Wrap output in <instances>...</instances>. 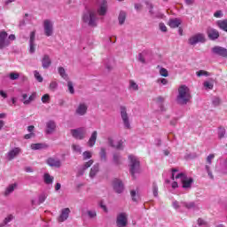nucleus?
I'll return each mask as SVG.
<instances>
[{
  "label": "nucleus",
  "mask_w": 227,
  "mask_h": 227,
  "mask_svg": "<svg viewBox=\"0 0 227 227\" xmlns=\"http://www.w3.org/2000/svg\"><path fill=\"white\" fill-rule=\"evenodd\" d=\"M191 89L186 85H181L177 90L176 102L180 104V106H185L191 102Z\"/></svg>",
  "instance_id": "nucleus-1"
},
{
  "label": "nucleus",
  "mask_w": 227,
  "mask_h": 227,
  "mask_svg": "<svg viewBox=\"0 0 227 227\" xmlns=\"http://www.w3.org/2000/svg\"><path fill=\"white\" fill-rule=\"evenodd\" d=\"M175 176H176V180H179L180 184H182V187L183 189H191V187H192V184L194 182V180L192 177L186 176L185 174L184 173H179L178 174V170L176 169H172V180H175Z\"/></svg>",
  "instance_id": "nucleus-2"
},
{
  "label": "nucleus",
  "mask_w": 227,
  "mask_h": 227,
  "mask_svg": "<svg viewBox=\"0 0 227 227\" xmlns=\"http://www.w3.org/2000/svg\"><path fill=\"white\" fill-rule=\"evenodd\" d=\"M82 22L90 26V27H97L98 24V18L97 17V12L93 10L86 11L82 17Z\"/></svg>",
  "instance_id": "nucleus-3"
},
{
  "label": "nucleus",
  "mask_w": 227,
  "mask_h": 227,
  "mask_svg": "<svg viewBox=\"0 0 227 227\" xmlns=\"http://www.w3.org/2000/svg\"><path fill=\"white\" fill-rule=\"evenodd\" d=\"M71 135L74 139L82 141L88 136V129L86 127H80L71 129Z\"/></svg>",
  "instance_id": "nucleus-4"
},
{
  "label": "nucleus",
  "mask_w": 227,
  "mask_h": 227,
  "mask_svg": "<svg viewBox=\"0 0 227 227\" xmlns=\"http://www.w3.org/2000/svg\"><path fill=\"white\" fill-rule=\"evenodd\" d=\"M129 171L132 176H134L136 173H139V168H140L139 160L137 159V157L134 155H129Z\"/></svg>",
  "instance_id": "nucleus-5"
},
{
  "label": "nucleus",
  "mask_w": 227,
  "mask_h": 227,
  "mask_svg": "<svg viewBox=\"0 0 227 227\" xmlns=\"http://www.w3.org/2000/svg\"><path fill=\"white\" fill-rule=\"evenodd\" d=\"M43 28L45 36H52L54 35V21L50 19H46L43 21Z\"/></svg>",
  "instance_id": "nucleus-6"
},
{
  "label": "nucleus",
  "mask_w": 227,
  "mask_h": 227,
  "mask_svg": "<svg viewBox=\"0 0 227 227\" xmlns=\"http://www.w3.org/2000/svg\"><path fill=\"white\" fill-rule=\"evenodd\" d=\"M120 114L122 120V123L125 129H130V117L129 116V113L127 112V106H120Z\"/></svg>",
  "instance_id": "nucleus-7"
},
{
  "label": "nucleus",
  "mask_w": 227,
  "mask_h": 227,
  "mask_svg": "<svg viewBox=\"0 0 227 227\" xmlns=\"http://www.w3.org/2000/svg\"><path fill=\"white\" fill-rule=\"evenodd\" d=\"M215 159V154H209L206 159L205 171L207 173L208 178L214 180V174L212 173V162Z\"/></svg>",
  "instance_id": "nucleus-8"
},
{
  "label": "nucleus",
  "mask_w": 227,
  "mask_h": 227,
  "mask_svg": "<svg viewBox=\"0 0 227 227\" xmlns=\"http://www.w3.org/2000/svg\"><path fill=\"white\" fill-rule=\"evenodd\" d=\"M129 223V215L127 213H120L116 217V226L126 227Z\"/></svg>",
  "instance_id": "nucleus-9"
},
{
  "label": "nucleus",
  "mask_w": 227,
  "mask_h": 227,
  "mask_svg": "<svg viewBox=\"0 0 227 227\" xmlns=\"http://www.w3.org/2000/svg\"><path fill=\"white\" fill-rule=\"evenodd\" d=\"M205 43V35L203 34L193 35L188 39L189 45H196L197 43Z\"/></svg>",
  "instance_id": "nucleus-10"
},
{
  "label": "nucleus",
  "mask_w": 227,
  "mask_h": 227,
  "mask_svg": "<svg viewBox=\"0 0 227 227\" xmlns=\"http://www.w3.org/2000/svg\"><path fill=\"white\" fill-rule=\"evenodd\" d=\"M10 45V40L8 39V33L6 31H0V50L6 49Z\"/></svg>",
  "instance_id": "nucleus-11"
},
{
  "label": "nucleus",
  "mask_w": 227,
  "mask_h": 227,
  "mask_svg": "<svg viewBox=\"0 0 227 227\" xmlns=\"http://www.w3.org/2000/svg\"><path fill=\"white\" fill-rule=\"evenodd\" d=\"M46 164L50 166V168H59L63 165L61 160L56 156H51L46 160Z\"/></svg>",
  "instance_id": "nucleus-12"
},
{
  "label": "nucleus",
  "mask_w": 227,
  "mask_h": 227,
  "mask_svg": "<svg viewBox=\"0 0 227 227\" xmlns=\"http://www.w3.org/2000/svg\"><path fill=\"white\" fill-rule=\"evenodd\" d=\"M74 114H76V116H86V114H88V105L86 103L78 104Z\"/></svg>",
  "instance_id": "nucleus-13"
},
{
  "label": "nucleus",
  "mask_w": 227,
  "mask_h": 227,
  "mask_svg": "<svg viewBox=\"0 0 227 227\" xmlns=\"http://www.w3.org/2000/svg\"><path fill=\"white\" fill-rule=\"evenodd\" d=\"M22 153V149L20 147H14L11 149L5 155L7 160H13V159L19 157Z\"/></svg>",
  "instance_id": "nucleus-14"
},
{
  "label": "nucleus",
  "mask_w": 227,
  "mask_h": 227,
  "mask_svg": "<svg viewBox=\"0 0 227 227\" xmlns=\"http://www.w3.org/2000/svg\"><path fill=\"white\" fill-rule=\"evenodd\" d=\"M35 100H36V92H32L30 96H27L26 93L21 95V102L24 106H29V104L35 102Z\"/></svg>",
  "instance_id": "nucleus-15"
},
{
  "label": "nucleus",
  "mask_w": 227,
  "mask_h": 227,
  "mask_svg": "<svg viewBox=\"0 0 227 227\" xmlns=\"http://www.w3.org/2000/svg\"><path fill=\"white\" fill-rule=\"evenodd\" d=\"M216 171L220 173V175H227V158L222 160L220 164L216 166Z\"/></svg>",
  "instance_id": "nucleus-16"
},
{
  "label": "nucleus",
  "mask_w": 227,
  "mask_h": 227,
  "mask_svg": "<svg viewBox=\"0 0 227 227\" xmlns=\"http://www.w3.org/2000/svg\"><path fill=\"white\" fill-rule=\"evenodd\" d=\"M93 160H90L89 161L85 162L77 171L76 176H82L84 175L86 169L91 168L93 166Z\"/></svg>",
  "instance_id": "nucleus-17"
},
{
  "label": "nucleus",
  "mask_w": 227,
  "mask_h": 227,
  "mask_svg": "<svg viewBox=\"0 0 227 227\" xmlns=\"http://www.w3.org/2000/svg\"><path fill=\"white\" fill-rule=\"evenodd\" d=\"M212 52L216 56H222V58H227V49L221 46H215L212 49Z\"/></svg>",
  "instance_id": "nucleus-18"
},
{
  "label": "nucleus",
  "mask_w": 227,
  "mask_h": 227,
  "mask_svg": "<svg viewBox=\"0 0 227 227\" xmlns=\"http://www.w3.org/2000/svg\"><path fill=\"white\" fill-rule=\"evenodd\" d=\"M108 145L112 146V148H116L117 150H123V140H118L114 143V139L113 137L107 138Z\"/></svg>",
  "instance_id": "nucleus-19"
},
{
  "label": "nucleus",
  "mask_w": 227,
  "mask_h": 227,
  "mask_svg": "<svg viewBox=\"0 0 227 227\" xmlns=\"http://www.w3.org/2000/svg\"><path fill=\"white\" fill-rule=\"evenodd\" d=\"M36 36V31H32L30 33V39H29V52L30 54H35L36 44H35V40Z\"/></svg>",
  "instance_id": "nucleus-20"
},
{
  "label": "nucleus",
  "mask_w": 227,
  "mask_h": 227,
  "mask_svg": "<svg viewBox=\"0 0 227 227\" xmlns=\"http://www.w3.org/2000/svg\"><path fill=\"white\" fill-rule=\"evenodd\" d=\"M69 215H70V208H68V207L63 208L60 211V215L58 218L59 223H65V221H67V219H68Z\"/></svg>",
  "instance_id": "nucleus-21"
},
{
  "label": "nucleus",
  "mask_w": 227,
  "mask_h": 227,
  "mask_svg": "<svg viewBox=\"0 0 227 227\" xmlns=\"http://www.w3.org/2000/svg\"><path fill=\"white\" fill-rule=\"evenodd\" d=\"M98 13L102 17H104V15L107 13V1L102 0L100 2L99 6L98 8Z\"/></svg>",
  "instance_id": "nucleus-22"
},
{
  "label": "nucleus",
  "mask_w": 227,
  "mask_h": 227,
  "mask_svg": "<svg viewBox=\"0 0 227 227\" xmlns=\"http://www.w3.org/2000/svg\"><path fill=\"white\" fill-rule=\"evenodd\" d=\"M168 24L172 29H176V27H180V26H182V19L172 18L168 20Z\"/></svg>",
  "instance_id": "nucleus-23"
},
{
  "label": "nucleus",
  "mask_w": 227,
  "mask_h": 227,
  "mask_svg": "<svg viewBox=\"0 0 227 227\" xmlns=\"http://www.w3.org/2000/svg\"><path fill=\"white\" fill-rule=\"evenodd\" d=\"M114 189L118 194H121L123 192V183L120 179H114L113 182Z\"/></svg>",
  "instance_id": "nucleus-24"
},
{
  "label": "nucleus",
  "mask_w": 227,
  "mask_h": 227,
  "mask_svg": "<svg viewBox=\"0 0 227 227\" xmlns=\"http://www.w3.org/2000/svg\"><path fill=\"white\" fill-rule=\"evenodd\" d=\"M97 137H98V132L94 130L87 142L90 148H93V146L97 144Z\"/></svg>",
  "instance_id": "nucleus-25"
},
{
  "label": "nucleus",
  "mask_w": 227,
  "mask_h": 227,
  "mask_svg": "<svg viewBox=\"0 0 227 227\" xmlns=\"http://www.w3.org/2000/svg\"><path fill=\"white\" fill-rule=\"evenodd\" d=\"M46 134H54L56 132V122L54 121H49L46 122Z\"/></svg>",
  "instance_id": "nucleus-26"
},
{
  "label": "nucleus",
  "mask_w": 227,
  "mask_h": 227,
  "mask_svg": "<svg viewBox=\"0 0 227 227\" xmlns=\"http://www.w3.org/2000/svg\"><path fill=\"white\" fill-rule=\"evenodd\" d=\"M181 205H183L184 208H187V210H198L199 208L198 204L194 201H182Z\"/></svg>",
  "instance_id": "nucleus-27"
},
{
  "label": "nucleus",
  "mask_w": 227,
  "mask_h": 227,
  "mask_svg": "<svg viewBox=\"0 0 227 227\" xmlns=\"http://www.w3.org/2000/svg\"><path fill=\"white\" fill-rule=\"evenodd\" d=\"M207 35L210 40H217V38H219V31L215 30V28H208Z\"/></svg>",
  "instance_id": "nucleus-28"
},
{
  "label": "nucleus",
  "mask_w": 227,
  "mask_h": 227,
  "mask_svg": "<svg viewBox=\"0 0 227 227\" xmlns=\"http://www.w3.org/2000/svg\"><path fill=\"white\" fill-rule=\"evenodd\" d=\"M52 64V61L51 60V57L49 55H43L42 59V67L43 68H49L51 65Z\"/></svg>",
  "instance_id": "nucleus-29"
},
{
  "label": "nucleus",
  "mask_w": 227,
  "mask_h": 227,
  "mask_svg": "<svg viewBox=\"0 0 227 227\" xmlns=\"http://www.w3.org/2000/svg\"><path fill=\"white\" fill-rule=\"evenodd\" d=\"M100 170V165H98V163L95 164L90 171L89 176L90 178H94L95 176H97V173H98V171Z\"/></svg>",
  "instance_id": "nucleus-30"
},
{
  "label": "nucleus",
  "mask_w": 227,
  "mask_h": 227,
  "mask_svg": "<svg viewBox=\"0 0 227 227\" xmlns=\"http://www.w3.org/2000/svg\"><path fill=\"white\" fill-rule=\"evenodd\" d=\"M82 215H88L89 219H97V210L89 209L87 212L82 211Z\"/></svg>",
  "instance_id": "nucleus-31"
},
{
  "label": "nucleus",
  "mask_w": 227,
  "mask_h": 227,
  "mask_svg": "<svg viewBox=\"0 0 227 227\" xmlns=\"http://www.w3.org/2000/svg\"><path fill=\"white\" fill-rule=\"evenodd\" d=\"M127 20V12L121 11L118 16L119 26H123Z\"/></svg>",
  "instance_id": "nucleus-32"
},
{
  "label": "nucleus",
  "mask_w": 227,
  "mask_h": 227,
  "mask_svg": "<svg viewBox=\"0 0 227 227\" xmlns=\"http://www.w3.org/2000/svg\"><path fill=\"white\" fill-rule=\"evenodd\" d=\"M31 150H45L47 148H49V145H47V144H32L30 145Z\"/></svg>",
  "instance_id": "nucleus-33"
},
{
  "label": "nucleus",
  "mask_w": 227,
  "mask_h": 227,
  "mask_svg": "<svg viewBox=\"0 0 227 227\" xmlns=\"http://www.w3.org/2000/svg\"><path fill=\"white\" fill-rule=\"evenodd\" d=\"M47 200V193L43 192L38 197V201L35 202V200H32V205H42Z\"/></svg>",
  "instance_id": "nucleus-34"
},
{
  "label": "nucleus",
  "mask_w": 227,
  "mask_h": 227,
  "mask_svg": "<svg viewBox=\"0 0 227 227\" xmlns=\"http://www.w3.org/2000/svg\"><path fill=\"white\" fill-rule=\"evenodd\" d=\"M17 188V184H10L4 191V196H10V194H12V192H13V191H15V189Z\"/></svg>",
  "instance_id": "nucleus-35"
},
{
  "label": "nucleus",
  "mask_w": 227,
  "mask_h": 227,
  "mask_svg": "<svg viewBox=\"0 0 227 227\" xmlns=\"http://www.w3.org/2000/svg\"><path fill=\"white\" fill-rule=\"evenodd\" d=\"M216 26H218L220 29L227 33V20H218L216 22Z\"/></svg>",
  "instance_id": "nucleus-36"
},
{
  "label": "nucleus",
  "mask_w": 227,
  "mask_h": 227,
  "mask_svg": "<svg viewBox=\"0 0 227 227\" xmlns=\"http://www.w3.org/2000/svg\"><path fill=\"white\" fill-rule=\"evenodd\" d=\"M43 181L47 185H51L54 182V176H51L49 173H45L43 176Z\"/></svg>",
  "instance_id": "nucleus-37"
},
{
  "label": "nucleus",
  "mask_w": 227,
  "mask_h": 227,
  "mask_svg": "<svg viewBox=\"0 0 227 227\" xmlns=\"http://www.w3.org/2000/svg\"><path fill=\"white\" fill-rule=\"evenodd\" d=\"M148 9H149V13H151V15L153 17H157L158 19H164V14H162V13L154 14L153 13V11H152V10H153V5H152V4H148Z\"/></svg>",
  "instance_id": "nucleus-38"
},
{
  "label": "nucleus",
  "mask_w": 227,
  "mask_h": 227,
  "mask_svg": "<svg viewBox=\"0 0 227 227\" xmlns=\"http://www.w3.org/2000/svg\"><path fill=\"white\" fill-rule=\"evenodd\" d=\"M58 72H59L60 77H62V79H65V81H67L68 79V74H67V71L65 70V68L63 67H59L58 68Z\"/></svg>",
  "instance_id": "nucleus-39"
},
{
  "label": "nucleus",
  "mask_w": 227,
  "mask_h": 227,
  "mask_svg": "<svg viewBox=\"0 0 227 227\" xmlns=\"http://www.w3.org/2000/svg\"><path fill=\"white\" fill-rule=\"evenodd\" d=\"M129 89L131 90V91H137L139 90V85H137L134 80H130Z\"/></svg>",
  "instance_id": "nucleus-40"
},
{
  "label": "nucleus",
  "mask_w": 227,
  "mask_h": 227,
  "mask_svg": "<svg viewBox=\"0 0 227 227\" xmlns=\"http://www.w3.org/2000/svg\"><path fill=\"white\" fill-rule=\"evenodd\" d=\"M99 157H100L101 160H107V153L106 152L105 147L100 148Z\"/></svg>",
  "instance_id": "nucleus-41"
},
{
  "label": "nucleus",
  "mask_w": 227,
  "mask_h": 227,
  "mask_svg": "<svg viewBox=\"0 0 227 227\" xmlns=\"http://www.w3.org/2000/svg\"><path fill=\"white\" fill-rule=\"evenodd\" d=\"M172 207L175 208V210H180L184 205H182V202H179L178 200H173Z\"/></svg>",
  "instance_id": "nucleus-42"
},
{
  "label": "nucleus",
  "mask_w": 227,
  "mask_h": 227,
  "mask_svg": "<svg viewBox=\"0 0 227 227\" xmlns=\"http://www.w3.org/2000/svg\"><path fill=\"white\" fill-rule=\"evenodd\" d=\"M158 68H160L159 72H160V75H161V77H168L169 75L168 69H166L164 67H158Z\"/></svg>",
  "instance_id": "nucleus-43"
},
{
  "label": "nucleus",
  "mask_w": 227,
  "mask_h": 227,
  "mask_svg": "<svg viewBox=\"0 0 227 227\" xmlns=\"http://www.w3.org/2000/svg\"><path fill=\"white\" fill-rule=\"evenodd\" d=\"M205 90H214V82L206 81L203 83Z\"/></svg>",
  "instance_id": "nucleus-44"
},
{
  "label": "nucleus",
  "mask_w": 227,
  "mask_h": 227,
  "mask_svg": "<svg viewBox=\"0 0 227 227\" xmlns=\"http://www.w3.org/2000/svg\"><path fill=\"white\" fill-rule=\"evenodd\" d=\"M83 160H88V159H91L93 157V153L90 151H85L82 153Z\"/></svg>",
  "instance_id": "nucleus-45"
},
{
  "label": "nucleus",
  "mask_w": 227,
  "mask_h": 227,
  "mask_svg": "<svg viewBox=\"0 0 227 227\" xmlns=\"http://www.w3.org/2000/svg\"><path fill=\"white\" fill-rule=\"evenodd\" d=\"M49 89L51 91H56L58 90V82L52 81L50 82Z\"/></svg>",
  "instance_id": "nucleus-46"
},
{
  "label": "nucleus",
  "mask_w": 227,
  "mask_h": 227,
  "mask_svg": "<svg viewBox=\"0 0 227 227\" xmlns=\"http://www.w3.org/2000/svg\"><path fill=\"white\" fill-rule=\"evenodd\" d=\"M19 77H20V74L17 72H12L9 74V78L11 79V81H17V79H19Z\"/></svg>",
  "instance_id": "nucleus-47"
},
{
  "label": "nucleus",
  "mask_w": 227,
  "mask_h": 227,
  "mask_svg": "<svg viewBox=\"0 0 227 227\" xmlns=\"http://www.w3.org/2000/svg\"><path fill=\"white\" fill-rule=\"evenodd\" d=\"M73 151L75 152L76 153H81L82 152V147L77 144H73L72 145Z\"/></svg>",
  "instance_id": "nucleus-48"
},
{
  "label": "nucleus",
  "mask_w": 227,
  "mask_h": 227,
  "mask_svg": "<svg viewBox=\"0 0 227 227\" xmlns=\"http://www.w3.org/2000/svg\"><path fill=\"white\" fill-rule=\"evenodd\" d=\"M196 75L197 77H203V75L208 77V75H210V73L205 70H200L196 73Z\"/></svg>",
  "instance_id": "nucleus-49"
},
{
  "label": "nucleus",
  "mask_w": 227,
  "mask_h": 227,
  "mask_svg": "<svg viewBox=\"0 0 227 227\" xmlns=\"http://www.w3.org/2000/svg\"><path fill=\"white\" fill-rule=\"evenodd\" d=\"M67 88L71 95H74L75 93V90L74 89V83L71 81L67 82Z\"/></svg>",
  "instance_id": "nucleus-50"
},
{
  "label": "nucleus",
  "mask_w": 227,
  "mask_h": 227,
  "mask_svg": "<svg viewBox=\"0 0 227 227\" xmlns=\"http://www.w3.org/2000/svg\"><path fill=\"white\" fill-rule=\"evenodd\" d=\"M34 75L36 81H38V82H43V77H42V74H40V72L34 71Z\"/></svg>",
  "instance_id": "nucleus-51"
},
{
  "label": "nucleus",
  "mask_w": 227,
  "mask_h": 227,
  "mask_svg": "<svg viewBox=\"0 0 227 227\" xmlns=\"http://www.w3.org/2000/svg\"><path fill=\"white\" fill-rule=\"evenodd\" d=\"M157 84H160L161 86H166L168 85V79L166 78H159L157 81H156Z\"/></svg>",
  "instance_id": "nucleus-52"
},
{
  "label": "nucleus",
  "mask_w": 227,
  "mask_h": 227,
  "mask_svg": "<svg viewBox=\"0 0 227 227\" xmlns=\"http://www.w3.org/2000/svg\"><path fill=\"white\" fill-rule=\"evenodd\" d=\"M226 135V129L224 128H219L218 129V137L220 139H223L224 136Z\"/></svg>",
  "instance_id": "nucleus-53"
},
{
  "label": "nucleus",
  "mask_w": 227,
  "mask_h": 227,
  "mask_svg": "<svg viewBox=\"0 0 227 227\" xmlns=\"http://www.w3.org/2000/svg\"><path fill=\"white\" fill-rule=\"evenodd\" d=\"M121 160V156H120L118 153H114V161L115 162V164H120Z\"/></svg>",
  "instance_id": "nucleus-54"
},
{
  "label": "nucleus",
  "mask_w": 227,
  "mask_h": 227,
  "mask_svg": "<svg viewBox=\"0 0 227 227\" xmlns=\"http://www.w3.org/2000/svg\"><path fill=\"white\" fill-rule=\"evenodd\" d=\"M153 196L155 198H157L159 196V187L157 186V184L155 183L153 184Z\"/></svg>",
  "instance_id": "nucleus-55"
},
{
  "label": "nucleus",
  "mask_w": 227,
  "mask_h": 227,
  "mask_svg": "<svg viewBox=\"0 0 227 227\" xmlns=\"http://www.w3.org/2000/svg\"><path fill=\"white\" fill-rule=\"evenodd\" d=\"M12 221H13V215H7V217L4 218V223L2 224H4V226L5 224H8V223H12Z\"/></svg>",
  "instance_id": "nucleus-56"
},
{
  "label": "nucleus",
  "mask_w": 227,
  "mask_h": 227,
  "mask_svg": "<svg viewBox=\"0 0 227 227\" xmlns=\"http://www.w3.org/2000/svg\"><path fill=\"white\" fill-rule=\"evenodd\" d=\"M130 194H131V198H132L133 201H137L139 200V195L137 194V192H136L135 190H132L130 192Z\"/></svg>",
  "instance_id": "nucleus-57"
},
{
  "label": "nucleus",
  "mask_w": 227,
  "mask_h": 227,
  "mask_svg": "<svg viewBox=\"0 0 227 227\" xmlns=\"http://www.w3.org/2000/svg\"><path fill=\"white\" fill-rule=\"evenodd\" d=\"M51 100V96H49V94H44L43 97H42V102L43 104H49Z\"/></svg>",
  "instance_id": "nucleus-58"
},
{
  "label": "nucleus",
  "mask_w": 227,
  "mask_h": 227,
  "mask_svg": "<svg viewBox=\"0 0 227 227\" xmlns=\"http://www.w3.org/2000/svg\"><path fill=\"white\" fill-rule=\"evenodd\" d=\"M214 17H215V19H223V17H224V13H223V11H216L214 13Z\"/></svg>",
  "instance_id": "nucleus-59"
},
{
  "label": "nucleus",
  "mask_w": 227,
  "mask_h": 227,
  "mask_svg": "<svg viewBox=\"0 0 227 227\" xmlns=\"http://www.w3.org/2000/svg\"><path fill=\"white\" fill-rule=\"evenodd\" d=\"M175 179H172L174 182L172 183V189H176L178 187V184H180V180H176V176H174Z\"/></svg>",
  "instance_id": "nucleus-60"
},
{
  "label": "nucleus",
  "mask_w": 227,
  "mask_h": 227,
  "mask_svg": "<svg viewBox=\"0 0 227 227\" xmlns=\"http://www.w3.org/2000/svg\"><path fill=\"white\" fill-rule=\"evenodd\" d=\"M138 59L141 63H146V57H145V53H140L138 55Z\"/></svg>",
  "instance_id": "nucleus-61"
},
{
  "label": "nucleus",
  "mask_w": 227,
  "mask_h": 227,
  "mask_svg": "<svg viewBox=\"0 0 227 227\" xmlns=\"http://www.w3.org/2000/svg\"><path fill=\"white\" fill-rule=\"evenodd\" d=\"M159 27L163 33H166V31H168V27H166L164 23H160Z\"/></svg>",
  "instance_id": "nucleus-62"
},
{
  "label": "nucleus",
  "mask_w": 227,
  "mask_h": 227,
  "mask_svg": "<svg viewBox=\"0 0 227 227\" xmlns=\"http://www.w3.org/2000/svg\"><path fill=\"white\" fill-rule=\"evenodd\" d=\"M213 104L214 106H219L221 104V98L215 97L213 98Z\"/></svg>",
  "instance_id": "nucleus-63"
},
{
  "label": "nucleus",
  "mask_w": 227,
  "mask_h": 227,
  "mask_svg": "<svg viewBox=\"0 0 227 227\" xmlns=\"http://www.w3.org/2000/svg\"><path fill=\"white\" fill-rule=\"evenodd\" d=\"M31 137H35V133H29L24 136V139H31Z\"/></svg>",
  "instance_id": "nucleus-64"
}]
</instances>
